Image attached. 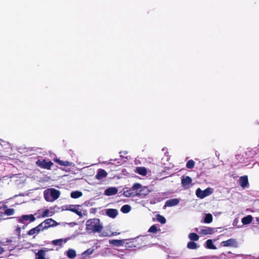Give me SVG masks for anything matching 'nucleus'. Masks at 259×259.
Instances as JSON below:
<instances>
[{"mask_svg":"<svg viewBox=\"0 0 259 259\" xmlns=\"http://www.w3.org/2000/svg\"><path fill=\"white\" fill-rule=\"evenodd\" d=\"M86 230L89 232H100L103 229V226L100 220L98 219L89 220L86 222Z\"/></svg>","mask_w":259,"mask_h":259,"instance_id":"nucleus-1","label":"nucleus"},{"mask_svg":"<svg viewBox=\"0 0 259 259\" xmlns=\"http://www.w3.org/2000/svg\"><path fill=\"white\" fill-rule=\"evenodd\" d=\"M149 190L147 187H142V186L138 183L135 184L133 187V192L131 193V197L135 196H139L143 197L148 194Z\"/></svg>","mask_w":259,"mask_h":259,"instance_id":"nucleus-2","label":"nucleus"},{"mask_svg":"<svg viewBox=\"0 0 259 259\" xmlns=\"http://www.w3.org/2000/svg\"><path fill=\"white\" fill-rule=\"evenodd\" d=\"M60 192L54 189H48L44 192V197L47 201L52 202L60 196Z\"/></svg>","mask_w":259,"mask_h":259,"instance_id":"nucleus-3","label":"nucleus"},{"mask_svg":"<svg viewBox=\"0 0 259 259\" xmlns=\"http://www.w3.org/2000/svg\"><path fill=\"white\" fill-rule=\"evenodd\" d=\"M213 192V189L210 187L206 188L204 190H202L200 188H198L196 191V195L197 197L203 199L211 194Z\"/></svg>","mask_w":259,"mask_h":259,"instance_id":"nucleus-4","label":"nucleus"},{"mask_svg":"<svg viewBox=\"0 0 259 259\" xmlns=\"http://www.w3.org/2000/svg\"><path fill=\"white\" fill-rule=\"evenodd\" d=\"M145 245L143 238H137L131 239V247L140 248Z\"/></svg>","mask_w":259,"mask_h":259,"instance_id":"nucleus-5","label":"nucleus"},{"mask_svg":"<svg viewBox=\"0 0 259 259\" xmlns=\"http://www.w3.org/2000/svg\"><path fill=\"white\" fill-rule=\"evenodd\" d=\"M55 220L52 219H48L45 220L43 222L40 224V225H42V228L43 230L47 229L51 227L56 226L58 225Z\"/></svg>","mask_w":259,"mask_h":259,"instance_id":"nucleus-6","label":"nucleus"},{"mask_svg":"<svg viewBox=\"0 0 259 259\" xmlns=\"http://www.w3.org/2000/svg\"><path fill=\"white\" fill-rule=\"evenodd\" d=\"M192 179L189 176H183L181 178V183L185 189H188L192 186Z\"/></svg>","mask_w":259,"mask_h":259,"instance_id":"nucleus-7","label":"nucleus"},{"mask_svg":"<svg viewBox=\"0 0 259 259\" xmlns=\"http://www.w3.org/2000/svg\"><path fill=\"white\" fill-rule=\"evenodd\" d=\"M35 220V218L33 214L23 215L19 219V222L23 224H27L28 222H32Z\"/></svg>","mask_w":259,"mask_h":259,"instance_id":"nucleus-8","label":"nucleus"},{"mask_svg":"<svg viewBox=\"0 0 259 259\" xmlns=\"http://www.w3.org/2000/svg\"><path fill=\"white\" fill-rule=\"evenodd\" d=\"M13 241L12 240H8L5 242H1V245L0 246V254L2 253L4 251V248L2 247V246H8L7 248L10 250L13 249L15 247V244H12Z\"/></svg>","mask_w":259,"mask_h":259,"instance_id":"nucleus-9","label":"nucleus"},{"mask_svg":"<svg viewBox=\"0 0 259 259\" xmlns=\"http://www.w3.org/2000/svg\"><path fill=\"white\" fill-rule=\"evenodd\" d=\"M37 164L40 167L49 169L51 168L53 163L50 161L46 160H39L36 162Z\"/></svg>","mask_w":259,"mask_h":259,"instance_id":"nucleus-10","label":"nucleus"},{"mask_svg":"<svg viewBox=\"0 0 259 259\" xmlns=\"http://www.w3.org/2000/svg\"><path fill=\"white\" fill-rule=\"evenodd\" d=\"M79 205H68L66 206V210H69L72 212L75 213L80 217H82V213L81 211L79 209Z\"/></svg>","mask_w":259,"mask_h":259,"instance_id":"nucleus-11","label":"nucleus"},{"mask_svg":"<svg viewBox=\"0 0 259 259\" xmlns=\"http://www.w3.org/2000/svg\"><path fill=\"white\" fill-rule=\"evenodd\" d=\"M221 246L224 247H237V243L235 239H230L226 241H222Z\"/></svg>","mask_w":259,"mask_h":259,"instance_id":"nucleus-12","label":"nucleus"},{"mask_svg":"<svg viewBox=\"0 0 259 259\" xmlns=\"http://www.w3.org/2000/svg\"><path fill=\"white\" fill-rule=\"evenodd\" d=\"M44 231L43 229L42 228V225H40L39 224L36 227L31 229L30 230L27 234L29 236H32V235H37L40 231Z\"/></svg>","mask_w":259,"mask_h":259,"instance_id":"nucleus-13","label":"nucleus"},{"mask_svg":"<svg viewBox=\"0 0 259 259\" xmlns=\"http://www.w3.org/2000/svg\"><path fill=\"white\" fill-rule=\"evenodd\" d=\"M214 228L205 227L200 230L199 234L202 235H211L214 233Z\"/></svg>","mask_w":259,"mask_h":259,"instance_id":"nucleus-14","label":"nucleus"},{"mask_svg":"<svg viewBox=\"0 0 259 259\" xmlns=\"http://www.w3.org/2000/svg\"><path fill=\"white\" fill-rule=\"evenodd\" d=\"M180 200L177 198H174L167 200L164 205V207H172L179 204Z\"/></svg>","mask_w":259,"mask_h":259,"instance_id":"nucleus-15","label":"nucleus"},{"mask_svg":"<svg viewBox=\"0 0 259 259\" xmlns=\"http://www.w3.org/2000/svg\"><path fill=\"white\" fill-rule=\"evenodd\" d=\"M107 176V172L103 169H99L98 170L97 174L95 176V178L99 180H101L102 179L106 177Z\"/></svg>","mask_w":259,"mask_h":259,"instance_id":"nucleus-16","label":"nucleus"},{"mask_svg":"<svg viewBox=\"0 0 259 259\" xmlns=\"http://www.w3.org/2000/svg\"><path fill=\"white\" fill-rule=\"evenodd\" d=\"M117 188L115 187H110L105 190L104 192V194L106 196H111L115 195L117 193Z\"/></svg>","mask_w":259,"mask_h":259,"instance_id":"nucleus-17","label":"nucleus"},{"mask_svg":"<svg viewBox=\"0 0 259 259\" xmlns=\"http://www.w3.org/2000/svg\"><path fill=\"white\" fill-rule=\"evenodd\" d=\"M106 213L110 218H114L118 214V211L116 209H107L106 210Z\"/></svg>","mask_w":259,"mask_h":259,"instance_id":"nucleus-18","label":"nucleus"},{"mask_svg":"<svg viewBox=\"0 0 259 259\" xmlns=\"http://www.w3.org/2000/svg\"><path fill=\"white\" fill-rule=\"evenodd\" d=\"M55 161L61 165H63L65 166H74V164L73 163L68 161H63L58 159H55Z\"/></svg>","mask_w":259,"mask_h":259,"instance_id":"nucleus-19","label":"nucleus"},{"mask_svg":"<svg viewBox=\"0 0 259 259\" xmlns=\"http://www.w3.org/2000/svg\"><path fill=\"white\" fill-rule=\"evenodd\" d=\"M135 171L143 176H145L147 174V169L144 167H137Z\"/></svg>","mask_w":259,"mask_h":259,"instance_id":"nucleus-20","label":"nucleus"},{"mask_svg":"<svg viewBox=\"0 0 259 259\" xmlns=\"http://www.w3.org/2000/svg\"><path fill=\"white\" fill-rule=\"evenodd\" d=\"M239 182L241 186L243 188L246 187L248 183V179L247 176H243L241 177L239 179Z\"/></svg>","mask_w":259,"mask_h":259,"instance_id":"nucleus-21","label":"nucleus"},{"mask_svg":"<svg viewBox=\"0 0 259 259\" xmlns=\"http://www.w3.org/2000/svg\"><path fill=\"white\" fill-rule=\"evenodd\" d=\"M252 217L250 215H248L246 217L243 218L241 222L243 225H247L250 224L252 221Z\"/></svg>","mask_w":259,"mask_h":259,"instance_id":"nucleus-22","label":"nucleus"},{"mask_svg":"<svg viewBox=\"0 0 259 259\" xmlns=\"http://www.w3.org/2000/svg\"><path fill=\"white\" fill-rule=\"evenodd\" d=\"M66 255L70 258H74L76 256V251L73 249H69L66 252Z\"/></svg>","mask_w":259,"mask_h":259,"instance_id":"nucleus-23","label":"nucleus"},{"mask_svg":"<svg viewBox=\"0 0 259 259\" xmlns=\"http://www.w3.org/2000/svg\"><path fill=\"white\" fill-rule=\"evenodd\" d=\"M206 247L211 249H216V246L213 244L211 239H208L206 241Z\"/></svg>","mask_w":259,"mask_h":259,"instance_id":"nucleus-24","label":"nucleus"},{"mask_svg":"<svg viewBox=\"0 0 259 259\" xmlns=\"http://www.w3.org/2000/svg\"><path fill=\"white\" fill-rule=\"evenodd\" d=\"M36 255L37 256V259H46V250L42 249L39 250L36 253Z\"/></svg>","mask_w":259,"mask_h":259,"instance_id":"nucleus-25","label":"nucleus"},{"mask_svg":"<svg viewBox=\"0 0 259 259\" xmlns=\"http://www.w3.org/2000/svg\"><path fill=\"white\" fill-rule=\"evenodd\" d=\"M82 193L81 192L79 191H73L71 193L70 196L71 198L76 199L82 196Z\"/></svg>","mask_w":259,"mask_h":259,"instance_id":"nucleus-26","label":"nucleus"},{"mask_svg":"<svg viewBox=\"0 0 259 259\" xmlns=\"http://www.w3.org/2000/svg\"><path fill=\"white\" fill-rule=\"evenodd\" d=\"M199 247L198 244L194 242L191 241L188 243L187 247L190 249H195Z\"/></svg>","mask_w":259,"mask_h":259,"instance_id":"nucleus-27","label":"nucleus"},{"mask_svg":"<svg viewBox=\"0 0 259 259\" xmlns=\"http://www.w3.org/2000/svg\"><path fill=\"white\" fill-rule=\"evenodd\" d=\"M188 237L191 240L193 241H197L198 240L199 238L198 235L195 233H190L188 235Z\"/></svg>","mask_w":259,"mask_h":259,"instance_id":"nucleus-28","label":"nucleus"},{"mask_svg":"<svg viewBox=\"0 0 259 259\" xmlns=\"http://www.w3.org/2000/svg\"><path fill=\"white\" fill-rule=\"evenodd\" d=\"M212 221V216L210 213H207L205 215L204 222L205 223L209 224Z\"/></svg>","mask_w":259,"mask_h":259,"instance_id":"nucleus-29","label":"nucleus"},{"mask_svg":"<svg viewBox=\"0 0 259 259\" xmlns=\"http://www.w3.org/2000/svg\"><path fill=\"white\" fill-rule=\"evenodd\" d=\"M109 243L118 246L122 244V242L120 240H111L109 241Z\"/></svg>","mask_w":259,"mask_h":259,"instance_id":"nucleus-30","label":"nucleus"},{"mask_svg":"<svg viewBox=\"0 0 259 259\" xmlns=\"http://www.w3.org/2000/svg\"><path fill=\"white\" fill-rule=\"evenodd\" d=\"M5 214L7 215H12L14 214L15 210L13 208H8L7 207L5 209Z\"/></svg>","mask_w":259,"mask_h":259,"instance_id":"nucleus-31","label":"nucleus"},{"mask_svg":"<svg viewBox=\"0 0 259 259\" xmlns=\"http://www.w3.org/2000/svg\"><path fill=\"white\" fill-rule=\"evenodd\" d=\"M53 214V212L50 211L49 209H46L44 211L41 216L42 218H45L49 216H52Z\"/></svg>","mask_w":259,"mask_h":259,"instance_id":"nucleus-32","label":"nucleus"},{"mask_svg":"<svg viewBox=\"0 0 259 259\" xmlns=\"http://www.w3.org/2000/svg\"><path fill=\"white\" fill-rule=\"evenodd\" d=\"M156 218H157V221L160 222V223L162 224H164L166 222V219H165L164 217H163V216L160 215V214H157L156 215Z\"/></svg>","mask_w":259,"mask_h":259,"instance_id":"nucleus-33","label":"nucleus"},{"mask_svg":"<svg viewBox=\"0 0 259 259\" xmlns=\"http://www.w3.org/2000/svg\"><path fill=\"white\" fill-rule=\"evenodd\" d=\"M195 165V162L193 160H189L186 164V167L188 168H192Z\"/></svg>","mask_w":259,"mask_h":259,"instance_id":"nucleus-34","label":"nucleus"},{"mask_svg":"<svg viewBox=\"0 0 259 259\" xmlns=\"http://www.w3.org/2000/svg\"><path fill=\"white\" fill-rule=\"evenodd\" d=\"M93 252H94V249H89L85 250V251H84L82 253V255L84 258L86 255H91L93 253Z\"/></svg>","mask_w":259,"mask_h":259,"instance_id":"nucleus-35","label":"nucleus"},{"mask_svg":"<svg viewBox=\"0 0 259 259\" xmlns=\"http://www.w3.org/2000/svg\"><path fill=\"white\" fill-rule=\"evenodd\" d=\"M121 211L123 213L128 212L130 211V205H127V204L123 205L121 208Z\"/></svg>","mask_w":259,"mask_h":259,"instance_id":"nucleus-36","label":"nucleus"},{"mask_svg":"<svg viewBox=\"0 0 259 259\" xmlns=\"http://www.w3.org/2000/svg\"><path fill=\"white\" fill-rule=\"evenodd\" d=\"M157 231V227L155 225H153L149 228L148 231L151 233H156Z\"/></svg>","mask_w":259,"mask_h":259,"instance_id":"nucleus-37","label":"nucleus"},{"mask_svg":"<svg viewBox=\"0 0 259 259\" xmlns=\"http://www.w3.org/2000/svg\"><path fill=\"white\" fill-rule=\"evenodd\" d=\"M62 242V239H57V240H54L52 241L54 245H61V243Z\"/></svg>","mask_w":259,"mask_h":259,"instance_id":"nucleus-38","label":"nucleus"},{"mask_svg":"<svg viewBox=\"0 0 259 259\" xmlns=\"http://www.w3.org/2000/svg\"><path fill=\"white\" fill-rule=\"evenodd\" d=\"M7 207V205L4 204L2 202H0V209H4Z\"/></svg>","mask_w":259,"mask_h":259,"instance_id":"nucleus-39","label":"nucleus"},{"mask_svg":"<svg viewBox=\"0 0 259 259\" xmlns=\"http://www.w3.org/2000/svg\"><path fill=\"white\" fill-rule=\"evenodd\" d=\"M256 221L259 224V218L257 217L255 218Z\"/></svg>","mask_w":259,"mask_h":259,"instance_id":"nucleus-40","label":"nucleus"},{"mask_svg":"<svg viewBox=\"0 0 259 259\" xmlns=\"http://www.w3.org/2000/svg\"><path fill=\"white\" fill-rule=\"evenodd\" d=\"M2 217V214H0V220H1Z\"/></svg>","mask_w":259,"mask_h":259,"instance_id":"nucleus-41","label":"nucleus"}]
</instances>
